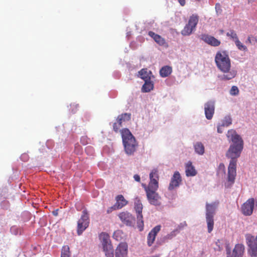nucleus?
Returning <instances> with one entry per match:
<instances>
[{
	"label": "nucleus",
	"mask_w": 257,
	"mask_h": 257,
	"mask_svg": "<svg viewBox=\"0 0 257 257\" xmlns=\"http://www.w3.org/2000/svg\"><path fill=\"white\" fill-rule=\"evenodd\" d=\"M139 74L140 77L145 81L151 80L152 76V73L150 70H148L147 68H143L139 71Z\"/></svg>",
	"instance_id": "21"
},
{
	"label": "nucleus",
	"mask_w": 257,
	"mask_h": 257,
	"mask_svg": "<svg viewBox=\"0 0 257 257\" xmlns=\"http://www.w3.org/2000/svg\"><path fill=\"white\" fill-rule=\"evenodd\" d=\"M184 225L182 223H181L177 227V229L171 231L170 233L167 234L166 236H164L161 239V240H158L157 243L159 245H161L162 243H165L168 241L169 240L172 239L174 237H175L177 233L179 232V230L183 227Z\"/></svg>",
	"instance_id": "13"
},
{
	"label": "nucleus",
	"mask_w": 257,
	"mask_h": 257,
	"mask_svg": "<svg viewBox=\"0 0 257 257\" xmlns=\"http://www.w3.org/2000/svg\"><path fill=\"white\" fill-rule=\"evenodd\" d=\"M244 251V247L241 244H237L231 254L230 250L227 251V257H242Z\"/></svg>",
	"instance_id": "14"
},
{
	"label": "nucleus",
	"mask_w": 257,
	"mask_h": 257,
	"mask_svg": "<svg viewBox=\"0 0 257 257\" xmlns=\"http://www.w3.org/2000/svg\"><path fill=\"white\" fill-rule=\"evenodd\" d=\"M194 29L193 27L187 24L181 31V34L183 36H189L192 33Z\"/></svg>",
	"instance_id": "31"
},
{
	"label": "nucleus",
	"mask_w": 257,
	"mask_h": 257,
	"mask_svg": "<svg viewBox=\"0 0 257 257\" xmlns=\"http://www.w3.org/2000/svg\"><path fill=\"white\" fill-rule=\"evenodd\" d=\"M180 4L182 6H184L186 3V0H178Z\"/></svg>",
	"instance_id": "46"
},
{
	"label": "nucleus",
	"mask_w": 257,
	"mask_h": 257,
	"mask_svg": "<svg viewBox=\"0 0 257 257\" xmlns=\"http://www.w3.org/2000/svg\"><path fill=\"white\" fill-rule=\"evenodd\" d=\"M89 225V216L86 209L82 211L81 218L77 222V233L79 235L82 234Z\"/></svg>",
	"instance_id": "7"
},
{
	"label": "nucleus",
	"mask_w": 257,
	"mask_h": 257,
	"mask_svg": "<svg viewBox=\"0 0 257 257\" xmlns=\"http://www.w3.org/2000/svg\"><path fill=\"white\" fill-rule=\"evenodd\" d=\"M134 178L135 181L140 182L141 181V178L139 175L136 174L134 176Z\"/></svg>",
	"instance_id": "45"
},
{
	"label": "nucleus",
	"mask_w": 257,
	"mask_h": 257,
	"mask_svg": "<svg viewBox=\"0 0 257 257\" xmlns=\"http://www.w3.org/2000/svg\"><path fill=\"white\" fill-rule=\"evenodd\" d=\"M194 149L196 153L199 155H203L204 153V147L200 142L196 143L194 146Z\"/></svg>",
	"instance_id": "30"
},
{
	"label": "nucleus",
	"mask_w": 257,
	"mask_h": 257,
	"mask_svg": "<svg viewBox=\"0 0 257 257\" xmlns=\"http://www.w3.org/2000/svg\"><path fill=\"white\" fill-rule=\"evenodd\" d=\"M172 72V67L169 66H165L160 70V74L162 77H166L170 75Z\"/></svg>",
	"instance_id": "24"
},
{
	"label": "nucleus",
	"mask_w": 257,
	"mask_h": 257,
	"mask_svg": "<svg viewBox=\"0 0 257 257\" xmlns=\"http://www.w3.org/2000/svg\"><path fill=\"white\" fill-rule=\"evenodd\" d=\"M128 245L126 242H120L115 250V257H127Z\"/></svg>",
	"instance_id": "10"
},
{
	"label": "nucleus",
	"mask_w": 257,
	"mask_h": 257,
	"mask_svg": "<svg viewBox=\"0 0 257 257\" xmlns=\"http://www.w3.org/2000/svg\"><path fill=\"white\" fill-rule=\"evenodd\" d=\"M235 44V45L236 46V47H237V48L239 50H241V51H246L247 50V48L246 47L243 45L240 42V41L238 39H237V40H236L234 42Z\"/></svg>",
	"instance_id": "36"
},
{
	"label": "nucleus",
	"mask_w": 257,
	"mask_h": 257,
	"mask_svg": "<svg viewBox=\"0 0 257 257\" xmlns=\"http://www.w3.org/2000/svg\"><path fill=\"white\" fill-rule=\"evenodd\" d=\"M199 17L197 15H193L189 20L188 24L195 29L198 24Z\"/></svg>",
	"instance_id": "28"
},
{
	"label": "nucleus",
	"mask_w": 257,
	"mask_h": 257,
	"mask_svg": "<svg viewBox=\"0 0 257 257\" xmlns=\"http://www.w3.org/2000/svg\"><path fill=\"white\" fill-rule=\"evenodd\" d=\"M200 39L209 45L217 47L220 45V41L215 37L207 35L202 34L200 36Z\"/></svg>",
	"instance_id": "15"
},
{
	"label": "nucleus",
	"mask_w": 257,
	"mask_h": 257,
	"mask_svg": "<svg viewBox=\"0 0 257 257\" xmlns=\"http://www.w3.org/2000/svg\"><path fill=\"white\" fill-rule=\"evenodd\" d=\"M205 116L207 119H211L214 113V102L208 101L204 105Z\"/></svg>",
	"instance_id": "17"
},
{
	"label": "nucleus",
	"mask_w": 257,
	"mask_h": 257,
	"mask_svg": "<svg viewBox=\"0 0 257 257\" xmlns=\"http://www.w3.org/2000/svg\"><path fill=\"white\" fill-rule=\"evenodd\" d=\"M219 166H220V167H221V166H222V167L224 168V166L223 164H220L219 165Z\"/></svg>",
	"instance_id": "47"
},
{
	"label": "nucleus",
	"mask_w": 257,
	"mask_h": 257,
	"mask_svg": "<svg viewBox=\"0 0 257 257\" xmlns=\"http://www.w3.org/2000/svg\"><path fill=\"white\" fill-rule=\"evenodd\" d=\"M148 35L159 45L164 46L166 44L165 40L160 35H158L152 31L149 32Z\"/></svg>",
	"instance_id": "19"
},
{
	"label": "nucleus",
	"mask_w": 257,
	"mask_h": 257,
	"mask_svg": "<svg viewBox=\"0 0 257 257\" xmlns=\"http://www.w3.org/2000/svg\"><path fill=\"white\" fill-rule=\"evenodd\" d=\"M247 41L250 44L255 45L257 43V39L253 36H249L247 38Z\"/></svg>",
	"instance_id": "40"
},
{
	"label": "nucleus",
	"mask_w": 257,
	"mask_h": 257,
	"mask_svg": "<svg viewBox=\"0 0 257 257\" xmlns=\"http://www.w3.org/2000/svg\"><path fill=\"white\" fill-rule=\"evenodd\" d=\"M158 180L155 179H150L148 186L145 190H157L159 187Z\"/></svg>",
	"instance_id": "26"
},
{
	"label": "nucleus",
	"mask_w": 257,
	"mask_h": 257,
	"mask_svg": "<svg viewBox=\"0 0 257 257\" xmlns=\"http://www.w3.org/2000/svg\"><path fill=\"white\" fill-rule=\"evenodd\" d=\"M215 10L217 13L220 14L222 12L221 6L219 3H217L215 5Z\"/></svg>",
	"instance_id": "42"
},
{
	"label": "nucleus",
	"mask_w": 257,
	"mask_h": 257,
	"mask_svg": "<svg viewBox=\"0 0 257 257\" xmlns=\"http://www.w3.org/2000/svg\"><path fill=\"white\" fill-rule=\"evenodd\" d=\"M239 93V90L237 86H232L230 90V94L231 95H236Z\"/></svg>",
	"instance_id": "38"
},
{
	"label": "nucleus",
	"mask_w": 257,
	"mask_h": 257,
	"mask_svg": "<svg viewBox=\"0 0 257 257\" xmlns=\"http://www.w3.org/2000/svg\"><path fill=\"white\" fill-rule=\"evenodd\" d=\"M69 247L68 245H64L62 247L61 257H70Z\"/></svg>",
	"instance_id": "32"
},
{
	"label": "nucleus",
	"mask_w": 257,
	"mask_h": 257,
	"mask_svg": "<svg viewBox=\"0 0 257 257\" xmlns=\"http://www.w3.org/2000/svg\"><path fill=\"white\" fill-rule=\"evenodd\" d=\"M245 239L249 247L248 253L251 256H257V235L255 237L250 234H247L245 235Z\"/></svg>",
	"instance_id": "5"
},
{
	"label": "nucleus",
	"mask_w": 257,
	"mask_h": 257,
	"mask_svg": "<svg viewBox=\"0 0 257 257\" xmlns=\"http://www.w3.org/2000/svg\"><path fill=\"white\" fill-rule=\"evenodd\" d=\"M215 62L218 69L223 73L220 76L222 80H229L236 76L237 71L231 68V60L226 51H218L215 56Z\"/></svg>",
	"instance_id": "1"
},
{
	"label": "nucleus",
	"mask_w": 257,
	"mask_h": 257,
	"mask_svg": "<svg viewBox=\"0 0 257 257\" xmlns=\"http://www.w3.org/2000/svg\"><path fill=\"white\" fill-rule=\"evenodd\" d=\"M243 150V147L240 145L237 147L229 146L226 152V156L227 158H230L228 168L227 180L231 184L234 182L236 175V159L239 157Z\"/></svg>",
	"instance_id": "3"
},
{
	"label": "nucleus",
	"mask_w": 257,
	"mask_h": 257,
	"mask_svg": "<svg viewBox=\"0 0 257 257\" xmlns=\"http://www.w3.org/2000/svg\"><path fill=\"white\" fill-rule=\"evenodd\" d=\"M153 88L154 84L153 82H152L151 80H147L145 81V83L142 86V90L143 92H148L153 90Z\"/></svg>",
	"instance_id": "25"
},
{
	"label": "nucleus",
	"mask_w": 257,
	"mask_h": 257,
	"mask_svg": "<svg viewBox=\"0 0 257 257\" xmlns=\"http://www.w3.org/2000/svg\"><path fill=\"white\" fill-rule=\"evenodd\" d=\"M87 138L86 137H82L81 138V140H80L82 144H83V145H85L86 144H87Z\"/></svg>",
	"instance_id": "43"
},
{
	"label": "nucleus",
	"mask_w": 257,
	"mask_h": 257,
	"mask_svg": "<svg viewBox=\"0 0 257 257\" xmlns=\"http://www.w3.org/2000/svg\"><path fill=\"white\" fill-rule=\"evenodd\" d=\"M147 193V198L149 202L154 205H160V197L156 192L157 190H145Z\"/></svg>",
	"instance_id": "9"
},
{
	"label": "nucleus",
	"mask_w": 257,
	"mask_h": 257,
	"mask_svg": "<svg viewBox=\"0 0 257 257\" xmlns=\"http://www.w3.org/2000/svg\"><path fill=\"white\" fill-rule=\"evenodd\" d=\"M118 209L117 206H115V204H114L113 206L108 207L106 210V212L107 214H109L111 212H112L114 210H116Z\"/></svg>",
	"instance_id": "41"
},
{
	"label": "nucleus",
	"mask_w": 257,
	"mask_h": 257,
	"mask_svg": "<svg viewBox=\"0 0 257 257\" xmlns=\"http://www.w3.org/2000/svg\"><path fill=\"white\" fill-rule=\"evenodd\" d=\"M219 202L216 201L211 204L206 203V220L207 226V231L209 233L211 232L214 227V216L218 206Z\"/></svg>",
	"instance_id": "4"
},
{
	"label": "nucleus",
	"mask_w": 257,
	"mask_h": 257,
	"mask_svg": "<svg viewBox=\"0 0 257 257\" xmlns=\"http://www.w3.org/2000/svg\"><path fill=\"white\" fill-rule=\"evenodd\" d=\"M185 173L187 177L194 176L197 174L195 167L192 165L191 162H188L185 165Z\"/></svg>",
	"instance_id": "18"
},
{
	"label": "nucleus",
	"mask_w": 257,
	"mask_h": 257,
	"mask_svg": "<svg viewBox=\"0 0 257 257\" xmlns=\"http://www.w3.org/2000/svg\"><path fill=\"white\" fill-rule=\"evenodd\" d=\"M78 107V104L72 103L70 105V110L72 113H74L77 111Z\"/></svg>",
	"instance_id": "39"
},
{
	"label": "nucleus",
	"mask_w": 257,
	"mask_h": 257,
	"mask_svg": "<svg viewBox=\"0 0 257 257\" xmlns=\"http://www.w3.org/2000/svg\"><path fill=\"white\" fill-rule=\"evenodd\" d=\"M122 234L123 232L121 230H117L114 232L113 234V237L115 240L118 241L121 239Z\"/></svg>",
	"instance_id": "34"
},
{
	"label": "nucleus",
	"mask_w": 257,
	"mask_h": 257,
	"mask_svg": "<svg viewBox=\"0 0 257 257\" xmlns=\"http://www.w3.org/2000/svg\"><path fill=\"white\" fill-rule=\"evenodd\" d=\"M226 35L230 37V39H231L233 41H234L235 42V41L236 40H237L238 38V37L237 36V34L236 33H235V32L233 30H230L229 32H228L227 33H226Z\"/></svg>",
	"instance_id": "35"
},
{
	"label": "nucleus",
	"mask_w": 257,
	"mask_h": 257,
	"mask_svg": "<svg viewBox=\"0 0 257 257\" xmlns=\"http://www.w3.org/2000/svg\"><path fill=\"white\" fill-rule=\"evenodd\" d=\"M99 239L103 247L112 244L110 242L109 235L107 233L102 232L100 233Z\"/></svg>",
	"instance_id": "23"
},
{
	"label": "nucleus",
	"mask_w": 257,
	"mask_h": 257,
	"mask_svg": "<svg viewBox=\"0 0 257 257\" xmlns=\"http://www.w3.org/2000/svg\"><path fill=\"white\" fill-rule=\"evenodd\" d=\"M121 126L122 123L116 119L113 124V130L116 133L120 132L125 153L129 155H133L138 146L136 139L128 128L120 130Z\"/></svg>",
	"instance_id": "2"
},
{
	"label": "nucleus",
	"mask_w": 257,
	"mask_h": 257,
	"mask_svg": "<svg viewBox=\"0 0 257 257\" xmlns=\"http://www.w3.org/2000/svg\"><path fill=\"white\" fill-rule=\"evenodd\" d=\"M226 137L232 144L230 146L237 147L240 145L243 148V141L241 137L233 129L228 131Z\"/></svg>",
	"instance_id": "6"
},
{
	"label": "nucleus",
	"mask_w": 257,
	"mask_h": 257,
	"mask_svg": "<svg viewBox=\"0 0 257 257\" xmlns=\"http://www.w3.org/2000/svg\"><path fill=\"white\" fill-rule=\"evenodd\" d=\"M150 179L159 180L158 171L156 169H153L150 174Z\"/></svg>",
	"instance_id": "37"
},
{
	"label": "nucleus",
	"mask_w": 257,
	"mask_h": 257,
	"mask_svg": "<svg viewBox=\"0 0 257 257\" xmlns=\"http://www.w3.org/2000/svg\"><path fill=\"white\" fill-rule=\"evenodd\" d=\"M224 127V126H222V124L220 125H218L217 126V132L218 133H222L223 132L222 127Z\"/></svg>",
	"instance_id": "44"
},
{
	"label": "nucleus",
	"mask_w": 257,
	"mask_h": 257,
	"mask_svg": "<svg viewBox=\"0 0 257 257\" xmlns=\"http://www.w3.org/2000/svg\"><path fill=\"white\" fill-rule=\"evenodd\" d=\"M131 118V114L130 113H124L118 115L116 119L122 123L123 121L130 120Z\"/></svg>",
	"instance_id": "29"
},
{
	"label": "nucleus",
	"mask_w": 257,
	"mask_h": 257,
	"mask_svg": "<svg viewBox=\"0 0 257 257\" xmlns=\"http://www.w3.org/2000/svg\"><path fill=\"white\" fill-rule=\"evenodd\" d=\"M232 123V119L230 116H226L222 120V126H228Z\"/></svg>",
	"instance_id": "33"
},
{
	"label": "nucleus",
	"mask_w": 257,
	"mask_h": 257,
	"mask_svg": "<svg viewBox=\"0 0 257 257\" xmlns=\"http://www.w3.org/2000/svg\"><path fill=\"white\" fill-rule=\"evenodd\" d=\"M115 199L116 201L115 203V206L117 207L118 209L122 208L128 203V201L124 198L122 195H117L115 197Z\"/></svg>",
	"instance_id": "20"
},
{
	"label": "nucleus",
	"mask_w": 257,
	"mask_h": 257,
	"mask_svg": "<svg viewBox=\"0 0 257 257\" xmlns=\"http://www.w3.org/2000/svg\"><path fill=\"white\" fill-rule=\"evenodd\" d=\"M135 209L137 214V224L140 230L141 231L143 229L144 221L142 215L143 205L139 198L137 197L135 200Z\"/></svg>",
	"instance_id": "8"
},
{
	"label": "nucleus",
	"mask_w": 257,
	"mask_h": 257,
	"mask_svg": "<svg viewBox=\"0 0 257 257\" xmlns=\"http://www.w3.org/2000/svg\"><path fill=\"white\" fill-rule=\"evenodd\" d=\"M161 226L158 225L154 227L149 233L147 236V244L151 246L155 240L156 235L161 230Z\"/></svg>",
	"instance_id": "16"
},
{
	"label": "nucleus",
	"mask_w": 257,
	"mask_h": 257,
	"mask_svg": "<svg viewBox=\"0 0 257 257\" xmlns=\"http://www.w3.org/2000/svg\"><path fill=\"white\" fill-rule=\"evenodd\" d=\"M119 219L124 223L130 224L132 222V216L127 212H122L118 214Z\"/></svg>",
	"instance_id": "22"
},
{
	"label": "nucleus",
	"mask_w": 257,
	"mask_h": 257,
	"mask_svg": "<svg viewBox=\"0 0 257 257\" xmlns=\"http://www.w3.org/2000/svg\"><path fill=\"white\" fill-rule=\"evenodd\" d=\"M181 181L182 179L180 174L178 171H176L171 178L168 189L169 190H173L179 187Z\"/></svg>",
	"instance_id": "12"
},
{
	"label": "nucleus",
	"mask_w": 257,
	"mask_h": 257,
	"mask_svg": "<svg viewBox=\"0 0 257 257\" xmlns=\"http://www.w3.org/2000/svg\"><path fill=\"white\" fill-rule=\"evenodd\" d=\"M184 225H185V226H186V225H187V224L185 222V223H184Z\"/></svg>",
	"instance_id": "48"
},
{
	"label": "nucleus",
	"mask_w": 257,
	"mask_h": 257,
	"mask_svg": "<svg viewBox=\"0 0 257 257\" xmlns=\"http://www.w3.org/2000/svg\"><path fill=\"white\" fill-rule=\"evenodd\" d=\"M254 200L252 198L248 199L242 206L241 209L243 214L250 215L253 212Z\"/></svg>",
	"instance_id": "11"
},
{
	"label": "nucleus",
	"mask_w": 257,
	"mask_h": 257,
	"mask_svg": "<svg viewBox=\"0 0 257 257\" xmlns=\"http://www.w3.org/2000/svg\"><path fill=\"white\" fill-rule=\"evenodd\" d=\"M103 249L106 257L114 256V250L112 244L103 247Z\"/></svg>",
	"instance_id": "27"
}]
</instances>
